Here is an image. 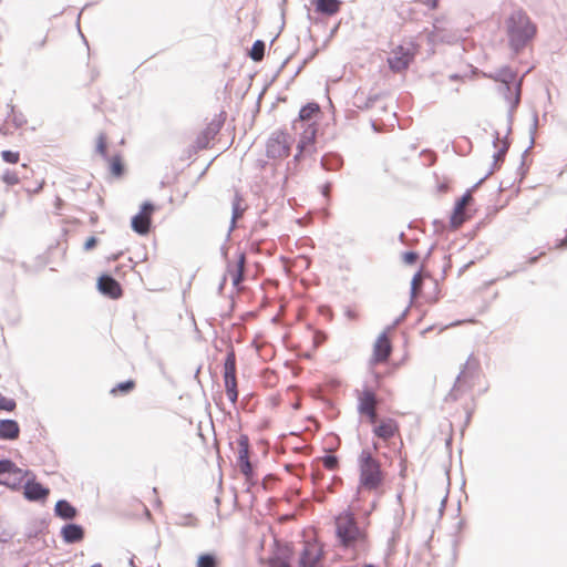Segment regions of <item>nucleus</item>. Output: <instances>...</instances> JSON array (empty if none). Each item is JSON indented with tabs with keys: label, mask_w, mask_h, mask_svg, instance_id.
Listing matches in <instances>:
<instances>
[{
	"label": "nucleus",
	"mask_w": 567,
	"mask_h": 567,
	"mask_svg": "<svg viewBox=\"0 0 567 567\" xmlns=\"http://www.w3.org/2000/svg\"><path fill=\"white\" fill-rule=\"evenodd\" d=\"M363 415H367L371 423H375L377 422V417H378L377 409H373L372 412H365Z\"/></svg>",
	"instance_id": "a18cd8bd"
},
{
	"label": "nucleus",
	"mask_w": 567,
	"mask_h": 567,
	"mask_svg": "<svg viewBox=\"0 0 567 567\" xmlns=\"http://www.w3.org/2000/svg\"><path fill=\"white\" fill-rule=\"evenodd\" d=\"M197 567H217V558L213 554H203L197 559Z\"/></svg>",
	"instance_id": "2f4dec72"
},
{
	"label": "nucleus",
	"mask_w": 567,
	"mask_h": 567,
	"mask_svg": "<svg viewBox=\"0 0 567 567\" xmlns=\"http://www.w3.org/2000/svg\"><path fill=\"white\" fill-rule=\"evenodd\" d=\"M422 282L420 272L415 274L411 282V295L414 297Z\"/></svg>",
	"instance_id": "a19ab883"
},
{
	"label": "nucleus",
	"mask_w": 567,
	"mask_h": 567,
	"mask_svg": "<svg viewBox=\"0 0 567 567\" xmlns=\"http://www.w3.org/2000/svg\"><path fill=\"white\" fill-rule=\"evenodd\" d=\"M20 434V426L11 419L0 420V440H16Z\"/></svg>",
	"instance_id": "412c9836"
},
{
	"label": "nucleus",
	"mask_w": 567,
	"mask_h": 567,
	"mask_svg": "<svg viewBox=\"0 0 567 567\" xmlns=\"http://www.w3.org/2000/svg\"><path fill=\"white\" fill-rule=\"evenodd\" d=\"M135 388V382L133 380H127L124 382L118 383L116 386H114L111 390L112 394H116L117 392L121 393H128Z\"/></svg>",
	"instance_id": "473e14b6"
},
{
	"label": "nucleus",
	"mask_w": 567,
	"mask_h": 567,
	"mask_svg": "<svg viewBox=\"0 0 567 567\" xmlns=\"http://www.w3.org/2000/svg\"><path fill=\"white\" fill-rule=\"evenodd\" d=\"M55 515L62 519H73L76 516V509L65 499L56 502L54 507Z\"/></svg>",
	"instance_id": "393cba45"
},
{
	"label": "nucleus",
	"mask_w": 567,
	"mask_h": 567,
	"mask_svg": "<svg viewBox=\"0 0 567 567\" xmlns=\"http://www.w3.org/2000/svg\"><path fill=\"white\" fill-rule=\"evenodd\" d=\"M97 288L101 291V293L112 298L116 299L121 297L122 289L120 284L111 276L103 275L100 277L97 281Z\"/></svg>",
	"instance_id": "ddd939ff"
},
{
	"label": "nucleus",
	"mask_w": 567,
	"mask_h": 567,
	"mask_svg": "<svg viewBox=\"0 0 567 567\" xmlns=\"http://www.w3.org/2000/svg\"><path fill=\"white\" fill-rule=\"evenodd\" d=\"M509 148V142L507 137L502 140V146L497 150V152L493 155V164L491 169L485 174L484 177H482L474 186L473 188H476L478 185H481L489 175L494 173L496 169L498 162H502Z\"/></svg>",
	"instance_id": "5701e85b"
},
{
	"label": "nucleus",
	"mask_w": 567,
	"mask_h": 567,
	"mask_svg": "<svg viewBox=\"0 0 567 567\" xmlns=\"http://www.w3.org/2000/svg\"><path fill=\"white\" fill-rule=\"evenodd\" d=\"M359 484L360 487L367 491H374L379 488L384 480L380 462L374 458L370 451L363 450L359 455Z\"/></svg>",
	"instance_id": "f03ea898"
},
{
	"label": "nucleus",
	"mask_w": 567,
	"mask_h": 567,
	"mask_svg": "<svg viewBox=\"0 0 567 567\" xmlns=\"http://www.w3.org/2000/svg\"><path fill=\"white\" fill-rule=\"evenodd\" d=\"M321 551L315 544H306L300 556V567H315L320 559Z\"/></svg>",
	"instance_id": "a211bd4d"
},
{
	"label": "nucleus",
	"mask_w": 567,
	"mask_h": 567,
	"mask_svg": "<svg viewBox=\"0 0 567 567\" xmlns=\"http://www.w3.org/2000/svg\"><path fill=\"white\" fill-rule=\"evenodd\" d=\"M476 365H477V364H476V361H475L472 357H470V358L467 359V361L465 362L464 368H463V370L460 372V374L457 375V379H456L455 385H454L453 390H452V391H451V393H450V395H451V396H453V399H454V400H456V395H455L454 393L457 391V384L461 382V380H462L463 378H466V377H467V374H468L470 370H475Z\"/></svg>",
	"instance_id": "cd10ccee"
},
{
	"label": "nucleus",
	"mask_w": 567,
	"mask_h": 567,
	"mask_svg": "<svg viewBox=\"0 0 567 567\" xmlns=\"http://www.w3.org/2000/svg\"><path fill=\"white\" fill-rule=\"evenodd\" d=\"M1 157L6 163L16 164L20 158V154L18 152L6 150L1 152Z\"/></svg>",
	"instance_id": "f704fd0d"
},
{
	"label": "nucleus",
	"mask_w": 567,
	"mask_h": 567,
	"mask_svg": "<svg viewBox=\"0 0 567 567\" xmlns=\"http://www.w3.org/2000/svg\"><path fill=\"white\" fill-rule=\"evenodd\" d=\"M537 259H538V257H537V256H536V257H532V258L529 259V264H535V262L537 261Z\"/></svg>",
	"instance_id": "5fc2aeb1"
},
{
	"label": "nucleus",
	"mask_w": 567,
	"mask_h": 567,
	"mask_svg": "<svg viewBox=\"0 0 567 567\" xmlns=\"http://www.w3.org/2000/svg\"><path fill=\"white\" fill-rule=\"evenodd\" d=\"M520 92L522 85L520 83L514 84H499L498 93L505 99V101L509 105L508 117L512 120L514 110L518 106L520 102Z\"/></svg>",
	"instance_id": "f8f14e48"
},
{
	"label": "nucleus",
	"mask_w": 567,
	"mask_h": 567,
	"mask_svg": "<svg viewBox=\"0 0 567 567\" xmlns=\"http://www.w3.org/2000/svg\"><path fill=\"white\" fill-rule=\"evenodd\" d=\"M154 210V206L150 202H145L141 206V210L132 218V228L140 235H145L150 230L151 215Z\"/></svg>",
	"instance_id": "9d476101"
},
{
	"label": "nucleus",
	"mask_w": 567,
	"mask_h": 567,
	"mask_svg": "<svg viewBox=\"0 0 567 567\" xmlns=\"http://www.w3.org/2000/svg\"><path fill=\"white\" fill-rule=\"evenodd\" d=\"M24 496L28 501L39 502L44 501L49 495V488L43 487L40 483L32 480H27L23 484Z\"/></svg>",
	"instance_id": "4468645a"
},
{
	"label": "nucleus",
	"mask_w": 567,
	"mask_h": 567,
	"mask_svg": "<svg viewBox=\"0 0 567 567\" xmlns=\"http://www.w3.org/2000/svg\"><path fill=\"white\" fill-rule=\"evenodd\" d=\"M245 262V254L239 252L236 265L228 264L227 266V275L230 277L231 282L235 287L238 286L244 279Z\"/></svg>",
	"instance_id": "6ab92c4d"
},
{
	"label": "nucleus",
	"mask_w": 567,
	"mask_h": 567,
	"mask_svg": "<svg viewBox=\"0 0 567 567\" xmlns=\"http://www.w3.org/2000/svg\"><path fill=\"white\" fill-rule=\"evenodd\" d=\"M340 4L339 0H317L316 9L320 13L332 16L339 11Z\"/></svg>",
	"instance_id": "bb28decb"
},
{
	"label": "nucleus",
	"mask_w": 567,
	"mask_h": 567,
	"mask_svg": "<svg viewBox=\"0 0 567 567\" xmlns=\"http://www.w3.org/2000/svg\"><path fill=\"white\" fill-rule=\"evenodd\" d=\"M2 181L9 185V186H12V185H16L19 183V177H18V174L16 172H12V171H9L7 169L3 174H2Z\"/></svg>",
	"instance_id": "c9c22d12"
},
{
	"label": "nucleus",
	"mask_w": 567,
	"mask_h": 567,
	"mask_svg": "<svg viewBox=\"0 0 567 567\" xmlns=\"http://www.w3.org/2000/svg\"><path fill=\"white\" fill-rule=\"evenodd\" d=\"M346 315H347V317H348L349 319H355V318H357L355 312H354V311H352V310H347Z\"/></svg>",
	"instance_id": "3c124183"
},
{
	"label": "nucleus",
	"mask_w": 567,
	"mask_h": 567,
	"mask_svg": "<svg viewBox=\"0 0 567 567\" xmlns=\"http://www.w3.org/2000/svg\"><path fill=\"white\" fill-rule=\"evenodd\" d=\"M377 409V398L371 390H364L358 398V412L364 414L365 412H372Z\"/></svg>",
	"instance_id": "4be33fe9"
},
{
	"label": "nucleus",
	"mask_w": 567,
	"mask_h": 567,
	"mask_svg": "<svg viewBox=\"0 0 567 567\" xmlns=\"http://www.w3.org/2000/svg\"><path fill=\"white\" fill-rule=\"evenodd\" d=\"M558 248H565L567 247V236L560 240V243L557 245Z\"/></svg>",
	"instance_id": "8fccbe9b"
},
{
	"label": "nucleus",
	"mask_w": 567,
	"mask_h": 567,
	"mask_svg": "<svg viewBox=\"0 0 567 567\" xmlns=\"http://www.w3.org/2000/svg\"><path fill=\"white\" fill-rule=\"evenodd\" d=\"M336 534L344 547H351L363 538V533L351 513H342L336 518Z\"/></svg>",
	"instance_id": "7ed1b4c3"
},
{
	"label": "nucleus",
	"mask_w": 567,
	"mask_h": 567,
	"mask_svg": "<svg viewBox=\"0 0 567 567\" xmlns=\"http://www.w3.org/2000/svg\"><path fill=\"white\" fill-rule=\"evenodd\" d=\"M25 118L23 117V115H14L13 116V123L17 127H21L23 124H25Z\"/></svg>",
	"instance_id": "c03bdc74"
},
{
	"label": "nucleus",
	"mask_w": 567,
	"mask_h": 567,
	"mask_svg": "<svg viewBox=\"0 0 567 567\" xmlns=\"http://www.w3.org/2000/svg\"><path fill=\"white\" fill-rule=\"evenodd\" d=\"M417 254L414 252V251H405L403 255H402V260L406 264V265H412L416 261L417 259Z\"/></svg>",
	"instance_id": "79ce46f5"
},
{
	"label": "nucleus",
	"mask_w": 567,
	"mask_h": 567,
	"mask_svg": "<svg viewBox=\"0 0 567 567\" xmlns=\"http://www.w3.org/2000/svg\"><path fill=\"white\" fill-rule=\"evenodd\" d=\"M96 152L102 155L104 158L107 157V154H106V138L103 134H101L97 138V144H96Z\"/></svg>",
	"instance_id": "ea45409f"
},
{
	"label": "nucleus",
	"mask_w": 567,
	"mask_h": 567,
	"mask_svg": "<svg viewBox=\"0 0 567 567\" xmlns=\"http://www.w3.org/2000/svg\"><path fill=\"white\" fill-rule=\"evenodd\" d=\"M439 21H436V23L434 24L433 27V31L431 32L430 34V39L433 41V42H447V43H451L455 40V37L452 35V34H445L443 32V30L437 25Z\"/></svg>",
	"instance_id": "c85d7f7f"
},
{
	"label": "nucleus",
	"mask_w": 567,
	"mask_h": 567,
	"mask_svg": "<svg viewBox=\"0 0 567 567\" xmlns=\"http://www.w3.org/2000/svg\"><path fill=\"white\" fill-rule=\"evenodd\" d=\"M320 112V107L317 103H308L302 106L299 111V118L295 121L293 126L297 128L298 123L307 125V128L303 131L302 137L298 144L299 153L295 156L296 159L299 157V154L306 147V145L313 143L316 137V130L312 127V117L318 115Z\"/></svg>",
	"instance_id": "20e7f679"
},
{
	"label": "nucleus",
	"mask_w": 567,
	"mask_h": 567,
	"mask_svg": "<svg viewBox=\"0 0 567 567\" xmlns=\"http://www.w3.org/2000/svg\"><path fill=\"white\" fill-rule=\"evenodd\" d=\"M265 48H266V45H265L264 41H261V40L255 41L251 47L250 53H249L250 58L254 61H260L264 58Z\"/></svg>",
	"instance_id": "7c9ffc66"
},
{
	"label": "nucleus",
	"mask_w": 567,
	"mask_h": 567,
	"mask_svg": "<svg viewBox=\"0 0 567 567\" xmlns=\"http://www.w3.org/2000/svg\"><path fill=\"white\" fill-rule=\"evenodd\" d=\"M364 567H375V566H374V565L369 564V565H365Z\"/></svg>",
	"instance_id": "bf43d9fd"
},
{
	"label": "nucleus",
	"mask_w": 567,
	"mask_h": 567,
	"mask_svg": "<svg viewBox=\"0 0 567 567\" xmlns=\"http://www.w3.org/2000/svg\"><path fill=\"white\" fill-rule=\"evenodd\" d=\"M223 125V122L220 120L214 118L212 120L206 127L197 135L195 143H194V150H205L209 146V143L215 138V136L218 134Z\"/></svg>",
	"instance_id": "1a4fd4ad"
},
{
	"label": "nucleus",
	"mask_w": 567,
	"mask_h": 567,
	"mask_svg": "<svg viewBox=\"0 0 567 567\" xmlns=\"http://www.w3.org/2000/svg\"><path fill=\"white\" fill-rule=\"evenodd\" d=\"M111 173L114 176H121L123 173V165L121 163V158L118 156H114L111 158Z\"/></svg>",
	"instance_id": "72a5a7b5"
},
{
	"label": "nucleus",
	"mask_w": 567,
	"mask_h": 567,
	"mask_svg": "<svg viewBox=\"0 0 567 567\" xmlns=\"http://www.w3.org/2000/svg\"><path fill=\"white\" fill-rule=\"evenodd\" d=\"M343 159L340 155L334 153H329L322 156L321 166L326 171H338L342 167Z\"/></svg>",
	"instance_id": "a878e982"
},
{
	"label": "nucleus",
	"mask_w": 567,
	"mask_h": 567,
	"mask_svg": "<svg viewBox=\"0 0 567 567\" xmlns=\"http://www.w3.org/2000/svg\"><path fill=\"white\" fill-rule=\"evenodd\" d=\"M323 466L329 470L333 471L338 467V458L334 455H326L322 458Z\"/></svg>",
	"instance_id": "4c0bfd02"
},
{
	"label": "nucleus",
	"mask_w": 567,
	"mask_h": 567,
	"mask_svg": "<svg viewBox=\"0 0 567 567\" xmlns=\"http://www.w3.org/2000/svg\"><path fill=\"white\" fill-rule=\"evenodd\" d=\"M413 58L414 53L410 48L399 45L391 52L390 56L388 58V63L392 71L401 72L409 68L410 63L413 61Z\"/></svg>",
	"instance_id": "6e6552de"
},
{
	"label": "nucleus",
	"mask_w": 567,
	"mask_h": 567,
	"mask_svg": "<svg viewBox=\"0 0 567 567\" xmlns=\"http://www.w3.org/2000/svg\"><path fill=\"white\" fill-rule=\"evenodd\" d=\"M537 126H538V114L536 112H534V114H533V122H532V125H530V128H529L530 145H529V147L525 152H527L533 146V144L535 142V134H536V131H537Z\"/></svg>",
	"instance_id": "58836bf2"
},
{
	"label": "nucleus",
	"mask_w": 567,
	"mask_h": 567,
	"mask_svg": "<svg viewBox=\"0 0 567 567\" xmlns=\"http://www.w3.org/2000/svg\"><path fill=\"white\" fill-rule=\"evenodd\" d=\"M396 431V422L392 419H388L375 426L373 433L382 440H390L395 435Z\"/></svg>",
	"instance_id": "b1692460"
},
{
	"label": "nucleus",
	"mask_w": 567,
	"mask_h": 567,
	"mask_svg": "<svg viewBox=\"0 0 567 567\" xmlns=\"http://www.w3.org/2000/svg\"><path fill=\"white\" fill-rule=\"evenodd\" d=\"M330 186H331V185H330L329 183H327V184L323 186V188H322V194H323L326 197H327V196H328V194H329Z\"/></svg>",
	"instance_id": "09e8293b"
},
{
	"label": "nucleus",
	"mask_w": 567,
	"mask_h": 567,
	"mask_svg": "<svg viewBox=\"0 0 567 567\" xmlns=\"http://www.w3.org/2000/svg\"><path fill=\"white\" fill-rule=\"evenodd\" d=\"M178 524H179V525H188L189 523H187V522H181V523H178Z\"/></svg>",
	"instance_id": "13d9d810"
},
{
	"label": "nucleus",
	"mask_w": 567,
	"mask_h": 567,
	"mask_svg": "<svg viewBox=\"0 0 567 567\" xmlns=\"http://www.w3.org/2000/svg\"><path fill=\"white\" fill-rule=\"evenodd\" d=\"M91 567H102V565L97 563V564H93Z\"/></svg>",
	"instance_id": "4d7b16f0"
},
{
	"label": "nucleus",
	"mask_w": 567,
	"mask_h": 567,
	"mask_svg": "<svg viewBox=\"0 0 567 567\" xmlns=\"http://www.w3.org/2000/svg\"><path fill=\"white\" fill-rule=\"evenodd\" d=\"M499 141H501L499 133L495 132L494 133V141H493V144H494L495 147H497V144H498Z\"/></svg>",
	"instance_id": "de8ad7c7"
},
{
	"label": "nucleus",
	"mask_w": 567,
	"mask_h": 567,
	"mask_svg": "<svg viewBox=\"0 0 567 567\" xmlns=\"http://www.w3.org/2000/svg\"><path fill=\"white\" fill-rule=\"evenodd\" d=\"M472 200L471 190H467L456 203L454 212L451 216L453 227L461 226L465 220V206Z\"/></svg>",
	"instance_id": "dca6fc26"
},
{
	"label": "nucleus",
	"mask_w": 567,
	"mask_h": 567,
	"mask_svg": "<svg viewBox=\"0 0 567 567\" xmlns=\"http://www.w3.org/2000/svg\"><path fill=\"white\" fill-rule=\"evenodd\" d=\"M16 409V402L14 400L4 396L0 393V410L4 411H13Z\"/></svg>",
	"instance_id": "e433bc0d"
},
{
	"label": "nucleus",
	"mask_w": 567,
	"mask_h": 567,
	"mask_svg": "<svg viewBox=\"0 0 567 567\" xmlns=\"http://www.w3.org/2000/svg\"><path fill=\"white\" fill-rule=\"evenodd\" d=\"M489 79L498 82L499 84H522L523 78L518 79L516 72L508 66H503L494 73L488 74Z\"/></svg>",
	"instance_id": "f3484780"
},
{
	"label": "nucleus",
	"mask_w": 567,
	"mask_h": 567,
	"mask_svg": "<svg viewBox=\"0 0 567 567\" xmlns=\"http://www.w3.org/2000/svg\"><path fill=\"white\" fill-rule=\"evenodd\" d=\"M238 445V457L237 465L240 468V472L249 477L252 474V466L249 461V440L247 435H240L237 440Z\"/></svg>",
	"instance_id": "9b49d317"
},
{
	"label": "nucleus",
	"mask_w": 567,
	"mask_h": 567,
	"mask_svg": "<svg viewBox=\"0 0 567 567\" xmlns=\"http://www.w3.org/2000/svg\"><path fill=\"white\" fill-rule=\"evenodd\" d=\"M224 384L228 400L236 404L238 399L237 380H236V354L230 349L224 361Z\"/></svg>",
	"instance_id": "423d86ee"
},
{
	"label": "nucleus",
	"mask_w": 567,
	"mask_h": 567,
	"mask_svg": "<svg viewBox=\"0 0 567 567\" xmlns=\"http://www.w3.org/2000/svg\"><path fill=\"white\" fill-rule=\"evenodd\" d=\"M97 240L94 236H91L86 239V241L84 243V249L85 250H90L92 249L95 245H96Z\"/></svg>",
	"instance_id": "37998d69"
},
{
	"label": "nucleus",
	"mask_w": 567,
	"mask_h": 567,
	"mask_svg": "<svg viewBox=\"0 0 567 567\" xmlns=\"http://www.w3.org/2000/svg\"><path fill=\"white\" fill-rule=\"evenodd\" d=\"M403 317H404V313H403L400 318H398V319L393 322V324H392L391 327H389L386 330L389 331L391 328H393V327H395L396 324H399Z\"/></svg>",
	"instance_id": "603ef678"
},
{
	"label": "nucleus",
	"mask_w": 567,
	"mask_h": 567,
	"mask_svg": "<svg viewBox=\"0 0 567 567\" xmlns=\"http://www.w3.org/2000/svg\"><path fill=\"white\" fill-rule=\"evenodd\" d=\"M29 471L19 468L11 460H0V484L12 489L20 488Z\"/></svg>",
	"instance_id": "39448f33"
},
{
	"label": "nucleus",
	"mask_w": 567,
	"mask_h": 567,
	"mask_svg": "<svg viewBox=\"0 0 567 567\" xmlns=\"http://www.w3.org/2000/svg\"><path fill=\"white\" fill-rule=\"evenodd\" d=\"M272 567H289V565L287 563L282 561V563H280L279 566L272 565Z\"/></svg>",
	"instance_id": "864d4df0"
},
{
	"label": "nucleus",
	"mask_w": 567,
	"mask_h": 567,
	"mask_svg": "<svg viewBox=\"0 0 567 567\" xmlns=\"http://www.w3.org/2000/svg\"><path fill=\"white\" fill-rule=\"evenodd\" d=\"M424 3L427 4L431 9H435L437 7L439 0H424Z\"/></svg>",
	"instance_id": "49530a36"
},
{
	"label": "nucleus",
	"mask_w": 567,
	"mask_h": 567,
	"mask_svg": "<svg viewBox=\"0 0 567 567\" xmlns=\"http://www.w3.org/2000/svg\"><path fill=\"white\" fill-rule=\"evenodd\" d=\"M240 202H241V198L239 197L238 194L235 195V198L233 200V204H231V223H230V228H229V231H231L235 226H236V220L241 217L243 213H244V208L241 207L240 205Z\"/></svg>",
	"instance_id": "c756f323"
},
{
	"label": "nucleus",
	"mask_w": 567,
	"mask_h": 567,
	"mask_svg": "<svg viewBox=\"0 0 567 567\" xmlns=\"http://www.w3.org/2000/svg\"><path fill=\"white\" fill-rule=\"evenodd\" d=\"M62 538L68 544H74L83 539L84 530L78 524H66L61 529Z\"/></svg>",
	"instance_id": "aec40b11"
},
{
	"label": "nucleus",
	"mask_w": 567,
	"mask_h": 567,
	"mask_svg": "<svg viewBox=\"0 0 567 567\" xmlns=\"http://www.w3.org/2000/svg\"><path fill=\"white\" fill-rule=\"evenodd\" d=\"M391 354V343L388 339V330L383 331L373 347V355L377 362L385 361Z\"/></svg>",
	"instance_id": "2eb2a0df"
},
{
	"label": "nucleus",
	"mask_w": 567,
	"mask_h": 567,
	"mask_svg": "<svg viewBox=\"0 0 567 567\" xmlns=\"http://www.w3.org/2000/svg\"><path fill=\"white\" fill-rule=\"evenodd\" d=\"M445 502H446V496L442 499V508L445 506Z\"/></svg>",
	"instance_id": "6e6d98bb"
},
{
	"label": "nucleus",
	"mask_w": 567,
	"mask_h": 567,
	"mask_svg": "<svg viewBox=\"0 0 567 567\" xmlns=\"http://www.w3.org/2000/svg\"><path fill=\"white\" fill-rule=\"evenodd\" d=\"M291 136L284 131L274 132L267 142L266 153L269 158H284L289 155Z\"/></svg>",
	"instance_id": "0eeeda50"
},
{
	"label": "nucleus",
	"mask_w": 567,
	"mask_h": 567,
	"mask_svg": "<svg viewBox=\"0 0 567 567\" xmlns=\"http://www.w3.org/2000/svg\"><path fill=\"white\" fill-rule=\"evenodd\" d=\"M536 30V25L526 12L523 10L512 12L506 20V32L511 49L515 53L519 52L535 37Z\"/></svg>",
	"instance_id": "f257e3e1"
}]
</instances>
